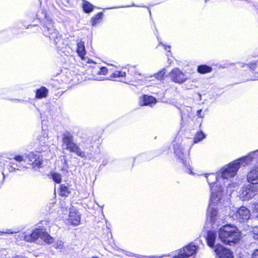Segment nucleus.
<instances>
[{
    "label": "nucleus",
    "instance_id": "nucleus-1",
    "mask_svg": "<svg viewBox=\"0 0 258 258\" xmlns=\"http://www.w3.org/2000/svg\"><path fill=\"white\" fill-rule=\"evenodd\" d=\"M211 188V196L210 203L207 212V223H210L212 228L218 227L223 218L219 214L217 210L214 207L221 199L223 190L221 186L219 187V183L222 182V178L219 172L217 174L209 173L205 175Z\"/></svg>",
    "mask_w": 258,
    "mask_h": 258
},
{
    "label": "nucleus",
    "instance_id": "nucleus-2",
    "mask_svg": "<svg viewBox=\"0 0 258 258\" xmlns=\"http://www.w3.org/2000/svg\"><path fill=\"white\" fill-rule=\"evenodd\" d=\"M240 236V232L233 225L227 224L219 230V237L224 243L231 245L237 242Z\"/></svg>",
    "mask_w": 258,
    "mask_h": 258
},
{
    "label": "nucleus",
    "instance_id": "nucleus-3",
    "mask_svg": "<svg viewBox=\"0 0 258 258\" xmlns=\"http://www.w3.org/2000/svg\"><path fill=\"white\" fill-rule=\"evenodd\" d=\"M23 237L27 242H36L40 243L44 242L47 244L52 243L53 238L43 228H37L34 230L31 233H24Z\"/></svg>",
    "mask_w": 258,
    "mask_h": 258
},
{
    "label": "nucleus",
    "instance_id": "nucleus-4",
    "mask_svg": "<svg viewBox=\"0 0 258 258\" xmlns=\"http://www.w3.org/2000/svg\"><path fill=\"white\" fill-rule=\"evenodd\" d=\"M216 232L210 231L208 232L207 242L208 245L212 248H214L216 254L219 258H233L230 250L224 247L220 244H217L214 246V242L216 238Z\"/></svg>",
    "mask_w": 258,
    "mask_h": 258
},
{
    "label": "nucleus",
    "instance_id": "nucleus-5",
    "mask_svg": "<svg viewBox=\"0 0 258 258\" xmlns=\"http://www.w3.org/2000/svg\"><path fill=\"white\" fill-rule=\"evenodd\" d=\"M238 161L234 160L229 164L224 166L219 171V174H220L222 181L224 179H229L234 177L239 169L237 164Z\"/></svg>",
    "mask_w": 258,
    "mask_h": 258
},
{
    "label": "nucleus",
    "instance_id": "nucleus-6",
    "mask_svg": "<svg viewBox=\"0 0 258 258\" xmlns=\"http://www.w3.org/2000/svg\"><path fill=\"white\" fill-rule=\"evenodd\" d=\"M168 77L171 81L178 84H182L188 79L186 74L177 68L172 69L169 73Z\"/></svg>",
    "mask_w": 258,
    "mask_h": 258
},
{
    "label": "nucleus",
    "instance_id": "nucleus-7",
    "mask_svg": "<svg viewBox=\"0 0 258 258\" xmlns=\"http://www.w3.org/2000/svg\"><path fill=\"white\" fill-rule=\"evenodd\" d=\"M198 249V246L191 243L181 249L178 255L174 256L173 258H187L196 254Z\"/></svg>",
    "mask_w": 258,
    "mask_h": 258
},
{
    "label": "nucleus",
    "instance_id": "nucleus-8",
    "mask_svg": "<svg viewBox=\"0 0 258 258\" xmlns=\"http://www.w3.org/2000/svg\"><path fill=\"white\" fill-rule=\"evenodd\" d=\"M233 219L239 222H245L250 217V211L245 207H241L231 215Z\"/></svg>",
    "mask_w": 258,
    "mask_h": 258
},
{
    "label": "nucleus",
    "instance_id": "nucleus-9",
    "mask_svg": "<svg viewBox=\"0 0 258 258\" xmlns=\"http://www.w3.org/2000/svg\"><path fill=\"white\" fill-rule=\"evenodd\" d=\"M257 185L249 184L245 186L241 192L243 200L247 201L254 197L257 192Z\"/></svg>",
    "mask_w": 258,
    "mask_h": 258
},
{
    "label": "nucleus",
    "instance_id": "nucleus-10",
    "mask_svg": "<svg viewBox=\"0 0 258 258\" xmlns=\"http://www.w3.org/2000/svg\"><path fill=\"white\" fill-rule=\"evenodd\" d=\"M27 157L30 164L31 165L33 169H36L41 167L43 159L42 157L39 154L34 152H31L28 154Z\"/></svg>",
    "mask_w": 258,
    "mask_h": 258
},
{
    "label": "nucleus",
    "instance_id": "nucleus-11",
    "mask_svg": "<svg viewBox=\"0 0 258 258\" xmlns=\"http://www.w3.org/2000/svg\"><path fill=\"white\" fill-rule=\"evenodd\" d=\"M258 156L256 150L250 152L247 156L242 157L239 159L235 160V161H238L237 164L239 168L241 166H246L252 162L254 158Z\"/></svg>",
    "mask_w": 258,
    "mask_h": 258
},
{
    "label": "nucleus",
    "instance_id": "nucleus-12",
    "mask_svg": "<svg viewBox=\"0 0 258 258\" xmlns=\"http://www.w3.org/2000/svg\"><path fill=\"white\" fill-rule=\"evenodd\" d=\"M39 143L41 146L40 148L37 149V152H41L47 150L48 149L47 145L48 136L47 131H43L41 135L38 138Z\"/></svg>",
    "mask_w": 258,
    "mask_h": 258
},
{
    "label": "nucleus",
    "instance_id": "nucleus-13",
    "mask_svg": "<svg viewBox=\"0 0 258 258\" xmlns=\"http://www.w3.org/2000/svg\"><path fill=\"white\" fill-rule=\"evenodd\" d=\"M175 154L181 160L182 163L186 167V172L190 174H193L194 173L191 170V168L189 165L188 162L187 161V157H185L184 155L182 153V149L180 147H178L177 148H175Z\"/></svg>",
    "mask_w": 258,
    "mask_h": 258
},
{
    "label": "nucleus",
    "instance_id": "nucleus-14",
    "mask_svg": "<svg viewBox=\"0 0 258 258\" xmlns=\"http://www.w3.org/2000/svg\"><path fill=\"white\" fill-rule=\"evenodd\" d=\"M247 179L251 184H258V166L254 167L247 174Z\"/></svg>",
    "mask_w": 258,
    "mask_h": 258
},
{
    "label": "nucleus",
    "instance_id": "nucleus-15",
    "mask_svg": "<svg viewBox=\"0 0 258 258\" xmlns=\"http://www.w3.org/2000/svg\"><path fill=\"white\" fill-rule=\"evenodd\" d=\"M80 215L77 211L74 210L70 211L68 221L71 224L77 226L80 224Z\"/></svg>",
    "mask_w": 258,
    "mask_h": 258
},
{
    "label": "nucleus",
    "instance_id": "nucleus-16",
    "mask_svg": "<svg viewBox=\"0 0 258 258\" xmlns=\"http://www.w3.org/2000/svg\"><path fill=\"white\" fill-rule=\"evenodd\" d=\"M44 28L45 30L47 31V32H46L44 30L45 35L46 36H48L50 38V39H53L56 43L57 42H56L55 39L57 38L58 34L57 32L54 29L52 24L50 23H49L47 24L46 26H45Z\"/></svg>",
    "mask_w": 258,
    "mask_h": 258
},
{
    "label": "nucleus",
    "instance_id": "nucleus-17",
    "mask_svg": "<svg viewBox=\"0 0 258 258\" xmlns=\"http://www.w3.org/2000/svg\"><path fill=\"white\" fill-rule=\"evenodd\" d=\"M156 103V100L152 96L144 95L140 97L139 103L142 106L150 105L155 104Z\"/></svg>",
    "mask_w": 258,
    "mask_h": 258
},
{
    "label": "nucleus",
    "instance_id": "nucleus-18",
    "mask_svg": "<svg viewBox=\"0 0 258 258\" xmlns=\"http://www.w3.org/2000/svg\"><path fill=\"white\" fill-rule=\"evenodd\" d=\"M66 149L69 150L71 152L76 153L78 156L84 157L85 156V153L82 151L78 146L75 144L74 141L72 142L69 146L66 148Z\"/></svg>",
    "mask_w": 258,
    "mask_h": 258
},
{
    "label": "nucleus",
    "instance_id": "nucleus-19",
    "mask_svg": "<svg viewBox=\"0 0 258 258\" xmlns=\"http://www.w3.org/2000/svg\"><path fill=\"white\" fill-rule=\"evenodd\" d=\"M14 160L16 161H17L18 162H19V164H16L15 163L12 162L11 163V168L10 169H9V170H10V172H12V171H15L16 169L17 170H21L22 167H21V166L20 165V162L24 161V156H21V155H18V156H16L14 158Z\"/></svg>",
    "mask_w": 258,
    "mask_h": 258
},
{
    "label": "nucleus",
    "instance_id": "nucleus-20",
    "mask_svg": "<svg viewBox=\"0 0 258 258\" xmlns=\"http://www.w3.org/2000/svg\"><path fill=\"white\" fill-rule=\"evenodd\" d=\"M74 141L73 136L69 133L63 134L62 138L63 147L65 148Z\"/></svg>",
    "mask_w": 258,
    "mask_h": 258
},
{
    "label": "nucleus",
    "instance_id": "nucleus-21",
    "mask_svg": "<svg viewBox=\"0 0 258 258\" xmlns=\"http://www.w3.org/2000/svg\"><path fill=\"white\" fill-rule=\"evenodd\" d=\"M77 52L79 56H80L82 59H84V56L86 54V51L84 43L83 41H80L77 43Z\"/></svg>",
    "mask_w": 258,
    "mask_h": 258
},
{
    "label": "nucleus",
    "instance_id": "nucleus-22",
    "mask_svg": "<svg viewBox=\"0 0 258 258\" xmlns=\"http://www.w3.org/2000/svg\"><path fill=\"white\" fill-rule=\"evenodd\" d=\"M82 7L84 11L86 13L91 12L94 9V6L92 4L85 1H83Z\"/></svg>",
    "mask_w": 258,
    "mask_h": 258
},
{
    "label": "nucleus",
    "instance_id": "nucleus-23",
    "mask_svg": "<svg viewBox=\"0 0 258 258\" xmlns=\"http://www.w3.org/2000/svg\"><path fill=\"white\" fill-rule=\"evenodd\" d=\"M47 91L45 87H41L36 91V97L38 98L45 97L47 95Z\"/></svg>",
    "mask_w": 258,
    "mask_h": 258
},
{
    "label": "nucleus",
    "instance_id": "nucleus-24",
    "mask_svg": "<svg viewBox=\"0 0 258 258\" xmlns=\"http://www.w3.org/2000/svg\"><path fill=\"white\" fill-rule=\"evenodd\" d=\"M212 70L211 67L206 65H201L198 68V71L201 74L210 73Z\"/></svg>",
    "mask_w": 258,
    "mask_h": 258
},
{
    "label": "nucleus",
    "instance_id": "nucleus-25",
    "mask_svg": "<svg viewBox=\"0 0 258 258\" xmlns=\"http://www.w3.org/2000/svg\"><path fill=\"white\" fill-rule=\"evenodd\" d=\"M206 138V135L201 131L198 132L194 138V143L196 144Z\"/></svg>",
    "mask_w": 258,
    "mask_h": 258
},
{
    "label": "nucleus",
    "instance_id": "nucleus-26",
    "mask_svg": "<svg viewBox=\"0 0 258 258\" xmlns=\"http://www.w3.org/2000/svg\"><path fill=\"white\" fill-rule=\"evenodd\" d=\"M70 194L69 187L64 185L61 184L60 187V195L63 197H66Z\"/></svg>",
    "mask_w": 258,
    "mask_h": 258
},
{
    "label": "nucleus",
    "instance_id": "nucleus-27",
    "mask_svg": "<svg viewBox=\"0 0 258 258\" xmlns=\"http://www.w3.org/2000/svg\"><path fill=\"white\" fill-rule=\"evenodd\" d=\"M125 75L126 74L125 72L121 71H116L110 75V78H106V79L110 80L117 77H124L125 76Z\"/></svg>",
    "mask_w": 258,
    "mask_h": 258
},
{
    "label": "nucleus",
    "instance_id": "nucleus-28",
    "mask_svg": "<svg viewBox=\"0 0 258 258\" xmlns=\"http://www.w3.org/2000/svg\"><path fill=\"white\" fill-rule=\"evenodd\" d=\"M102 16V13H100L97 14L95 17L92 19V25L93 26L96 25L101 19Z\"/></svg>",
    "mask_w": 258,
    "mask_h": 258
},
{
    "label": "nucleus",
    "instance_id": "nucleus-29",
    "mask_svg": "<svg viewBox=\"0 0 258 258\" xmlns=\"http://www.w3.org/2000/svg\"><path fill=\"white\" fill-rule=\"evenodd\" d=\"M51 176L53 181L56 183H59L61 182V176L60 174L55 172H53L51 173Z\"/></svg>",
    "mask_w": 258,
    "mask_h": 258
},
{
    "label": "nucleus",
    "instance_id": "nucleus-30",
    "mask_svg": "<svg viewBox=\"0 0 258 258\" xmlns=\"http://www.w3.org/2000/svg\"><path fill=\"white\" fill-rule=\"evenodd\" d=\"M166 73V70L163 69L158 73L154 75V77L158 80H162Z\"/></svg>",
    "mask_w": 258,
    "mask_h": 258
},
{
    "label": "nucleus",
    "instance_id": "nucleus-31",
    "mask_svg": "<svg viewBox=\"0 0 258 258\" xmlns=\"http://www.w3.org/2000/svg\"><path fill=\"white\" fill-rule=\"evenodd\" d=\"M252 217L258 221V204L255 205L253 208V211L252 213Z\"/></svg>",
    "mask_w": 258,
    "mask_h": 258
},
{
    "label": "nucleus",
    "instance_id": "nucleus-32",
    "mask_svg": "<svg viewBox=\"0 0 258 258\" xmlns=\"http://www.w3.org/2000/svg\"><path fill=\"white\" fill-rule=\"evenodd\" d=\"M54 246L56 249H61L63 247V243L61 240H58L55 242Z\"/></svg>",
    "mask_w": 258,
    "mask_h": 258
},
{
    "label": "nucleus",
    "instance_id": "nucleus-33",
    "mask_svg": "<svg viewBox=\"0 0 258 258\" xmlns=\"http://www.w3.org/2000/svg\"><path fill=\"white\" fill-rule=\"evenodd\" d=\"M108 72V69L106 67H101L97 74L101 75H105Z\"/></svg>",
    "mask_w": 258,
    "mask_h": 258
},
{
    "label": "nucleus",
    "instance_id": "nucleus-34",
    "mask_svg": "<svg viewBox=\"0 0 258 258\" xmlns=\"http://www.w3.org/2000/svg\"><path fill=\"white\" fill-rule=\"evenodd\" d=\"M15 233H16V232L12 231L11 229H6L3 231H0V235L2 234H13Z\"/></svg>",
    "mask_w": 258,
    "mask_h": 258
},
{
    "label": "nucleus",
    "instance_id": "nucleus-35",
    "mask_svg": "<svg viewBox=\"0 0 258 258\" xmlns=\"http://www.w3.org/2000/svg\"><path fill=\"white\" fill-rule=\"evenodd\" d=\"M250 258H258V249H255L253 251Z\"/></svg>",
    "mask_w": 258,
    "mask_h": 258
},
{
    "label": "nucleus",
    "instance_id": "nucleus-36",
    "mask_svg": "<svg viewBox=\"0 0 258 258\" xmlns=\"http://www.w3.org/2000/svg\"><path fill=\"white\" fill-rule=\"evenodd\" d=\"M253 238L258 240V228L254 229L253 232Z\"/></svg>",
    "mask_w": 258,
    "mask_h": 258
},
{
    "label": "nucleus",
    "instance_id": "nucleus-37",
    "mask_svg": "<svg viewBox=\"0 0 258 258\" xmlns=\"http://www.w3.org/2000/svg\"><path fill=\"white\" fill-rule=\"evenodd\" d=\"M202 112V109L198 110L197 111V115H198L199 117H201L200 116L201 112Z\"/></svg>",
    "mask_w": 258,
    "mask_h": 258
},
{
    "label": "nucleus",
    "instance_id": "nucleus-38",
    "mask_svg": "<svg viewBox=\"0 0 258 258\" xmlns=\"http://www.w3.org/2000/svg\"><path fill=\"white\" fill-rule=\"evenodd\" d=\"M163 46H164V48L165 50H167L168 49H170V46H167V45H163Z\"/></svg>",
    "mask_w": 258,
    "mask_h": 258
},
{
    "label": "nucleus",
    "instance_id": "nucleus-39",
    "mask_svg": "<svg viewBox=\"0 0 258 258\" xmlns=\"http://www.w3.org/2000/svg\"><path fill=\"white\" fill-rule=\"evenodd\" d=\"M95 80H98V81H102V80H104V78H102V79H97V78H96L95 79Z\"/></svg>",
    "mask_w": 258,
    "mask_h": 258
},
{
    "label": "nucleus",
    "instance_id": "nucleus-40",
    "mask_svg": "<svg viewBox=\"0 0 258 258\" xmlns=\"http://www.w3.org/2000/svg\"><path fill=\"white\" fill-rule=\"evenodd\" d=\"M253 80H258V76L255 77L253 78Z\"/></svg>",
    "mask_w": 258,
    "mask_h": 258
}]
</instances>
